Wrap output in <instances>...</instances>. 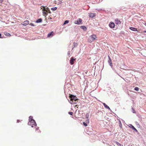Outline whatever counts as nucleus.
Masks as SVG:
<instances>
[{"label": "nucleus", "instance_id": "nucleus-15", "mask_svg": "<svg viewBox=\"0 0 146 146\" xmlns=\"http://www.w3.org/2000/svg\"><path fill=\"white\" fill-rule=\"evenodd\" d=\"M5 35L7 36H11V35L9 33L7 32H5L4 33Z\"/></svg>", "mask_w": 146, "mask_h": 146}, {"label": "nucleus", "instance_id": "nucleus-23", "mask_svg": "<svg viewBox=\"0 0 146 146\" xmlns=\"http://www.w3.org/2000/svg\"><path fill=\"white\" fill-rule=\"evenodd\" d=\"M139 88L137 87H136L134 88V90L136 91H138L139 90Z\"/></svg>", "mask_w": 146, "mask_h": 146}, {"label": "nucleus", "instance_id": "nucleus-8", "mask_svg": "<svg viewBox=\"0 0 146 146\" xmlns=\"http://www.w3.org/2000/svg\"><path fill=\"white\" fill-rule=\"evenodd\" d=\"M109 27L111 28H113L115 27V24L113 22H111L109 24Z\"/></svg>", "mask_w": 146, "mask_h": 146}, {"label": "nucleus", "instance_id": "nucleus-1", "mask_svg": "<svg viewBox=\"0 0 146 146\" xmlns=\"http://www.w3.org/2000/svg\"><path fill=\"white\" fill-rule=\"evenodd\" d=\"M69 98L70 99V103L71 104H76L78 102V99L77 97L74 95L69 94Z\"/></svg>", "mask_w": 146, "mask_h": 146}, {"label": "nucleus", "instance_id": "nucleus-2", "mask_svg": "<svg viewBox=\"0 0 146 146\" xmlns=\"http://www.w3.org/2000/svg\"><path fill=\"white\" fill-rule=\"evenodd\" d=\"M97 37L95 35H92L89 36L88 39V41L89 42H91L95 40Z\"/></svg>", "mask_w": 146, "mask_h": 146}, {"label": "nucleus", "instance_id": "nucleus-11", "mask_svg": "<svg viewBox=\"0 0 146 146\" xmlns=\"http://www.w3.org/2000/svg\"><path fill=\"white\" fill-rule=\"evenodd\" d=\"M132 31H137V29L136 28L133 27H130L129 28Z\"/></svg>", "mask_w": 146, "mask_h": 146}, {"label": "nucleus", "instance_id": "nucleus-28", "mask_svg": "<svg viewBox=\"0 0 146 146\" xmlns=\"http://www.w3.org/2000/svg\"><path fill=\"white\" fill-rule=\"evenodd\" d=\"M39 129V127H36V130L37 131Z\"/></svg>", "mask_w": 146, "mask_h": 146}, {"label": "nucleus", "instance_id": "nucleus-17", "mask_svg": "<svg viewBox=\"0 0 146 146\" xmlns=\"http://www.w3.org/2000/svg\"><path fill=\"white\" fill-rule=\"evenodd\" d=\"M131 128L135 130V131H137V129L132 125H131Z\"/></svg>", "mask_w": 146, "mask_h": 146}, {"label": "nucleus", "instance_id": "nucleus-16", "mask_svg": "<svg viewBox=\"0 0 146 146\" xmlns=\"http://www.w3.org/2000/svg\"><path fill=\"white\" fill-rule=\"evenodd\" d=\"M42 7L43 8V10L44 11L47 12V10H48V8H47L46 9H45V8L44 6H42Z\"/></svg>", "mask_w": 146, "mask_h": 146}, {"label": "nucleus", "instance_id": "nucleus-24", "mask_svg": "<svg viewBox=\"0 0 146 146\" xmlns=\"http://www.w3.org/2000/svg\"><path fill=\"white\" fill-rule=\"evenodd\" d=\"M115 143H116V144H117V145L118 146H121V144L120 143H119L117 142L116 141Z\"/></svg>", "mask_w": 146, "mask_h": 146}, {"label": "nucleus", "instance_id": "nucleus-27", "mask_svg": "<svg viewBox=\"0 0 146 146\" xmlns=\"http://www.w3.org/2000/svg\"><path fill=\"white\" fill-rule=\"evenodd\" d=\"M30 25L32 26H34V25H33V24L32 23H30Z\"/></svg>", "mask_w": 146, "mask_h": 146}, {"label": "nucleus", "instance_id": "nucleus-34", "mask_svg": "<svg viewBox=\"0 0 146 146\" xmlns=\"http://www.w3.org/2000/svg\"><path fill=\"white\" fill-rule=\"evenodd\" d=\"M18 121H19V120H18L17 121V122H18Z\"/></svg>", "mask_w": 146, "mask_h": 146}, {"label": "nucleus", "instance_id": "nucleus-10", "mask_svg": "<svg viewBox=\"0 0 146 146\" xmlns=\"http://www.w3.org/2000/svg\"><path fill=\"white\" fill-rule=\"evenodd\" d=\"M109 58V60L108 61V62L109 64H110V66H112V64L111 62V58L110 56H108Z\"/></svg>", "mask_w": 146, "mask_h": 146}, {"label": "nucleus", "instance_id": "nucleus-20", "mask_svg": "<svg viewBox=\"0 0 146 146\" xmlns=\"http://www.w3.org/2000/svg\"><path fill=\"white\" fill-rule=\"evenodd\" d=\"M69 22V21H68V20H66L64 22V25H65L66 24H67Z\"/></svg>", "mask_w": 146, "mask_h": 146}, {"label": "nucleus", "instance_id": "nucleus-32", "mask_svg": "<svg viewBox=\"0 0 146 146\" xmlns=\"http://www.w3.org/2000/svg\"><path fill=\"white\" fill-rule=\"evenodd\" d=\"M144 33H146V31H144Z\"/></svg>", "mask_w": 146, "mask_h": 146}, {"label": "nucleus", "instance_id": "nucleus-6", "mask_svg": "<svg viewBox=\"0 0 146 146\" xmlns=\"http://www.w3.org/2000/svg\"><path fill=\"white\" fill-rule=\"evenodd\" d=\"M115 23L117 25H120L121 23V21L119 19H115Z\"/></svg>", "mask_w": 146, "mask_h": 146}, {"label": "nucleus", "instance_id": "nucleus-25", "mask_svg": "<svg viewBox=\"0 0 146 146\" xmlns=\"http://www.w3.org/2000/svg\"><path fill=\"white\" fill-rule=\"evenodd\" d=\"M68 113L69 114L71 115H72L73 113L72 112H69Z\"/></svg>", "mask_w": 146, "mask_h": 146}, {"label": "nucleus", "instance_id": "nucleus-4", "mask_svg": "<svg viewBox=\"0 0 146 146\" xmlns=\"http://www.w3.org/2000/svg\"><path fill=\"white\" fill-rule=\"evenodd\" d=\"M74 23L77 25L82 24V20L81 19L79 18L77 20L74 21Z\"/></svg>", "mask_w": 146, "mask_h": 146}, {"label": "nucleus", "instance_id": "nucleus-7", "mask_svg": "<svg viewBox=\"0 0 146 146\" xmlns=\"http://www.w3.org/2000/svg\"><path fill=\"white\" fill-rule=\"evenodd\" d=\"M29 23V21L28 20H26L24 21L22 23V25L24 26H26L28 25Z\"/></svg>", "mask_w": 146, "mask_h": 146}, {"label": "nucleus", "instance_id": "nucleus-13", "mask_svg": "<svg viewBox=\"0 0 146 146\" xmlns=\"http://www.w3.org/2000/svg\"><path fill=\"white\" fill-rule=\"evenodd\" d=\"M103 104L106 108L110 109V108L105 103H103Z\"/></svg>", "mask_w": 146, "mask_h": 146}, {"label": "nucleus", "instance_id": "nucleus-22", "mask_svg": "<svg viewBox=\"0 0 146 146\" xmlns=\"http://www.w3.org/2000/svg\"><path fill=\"white\" fill-rule=\"evenodd\" d=\"M33 117L32 116H29V121L30 120H34L33 119Z\"/></svg>", "mask_w": 146, "mask_h": 146}, {"label": "nucleus", "instance_id": "nucleus-14", "mask_svg": "<svg viewBox=\"0 0 146 146\" xmlns=\"http://www.w3.org/2000/svg\"><path fill=\"white\" fill-rule=\"evenodd\" d=\"M42 21V19H39L37 20L36 22L37 23H40Z\"/></svg>", "mask_w": 146, "mask_h": 146}, {"label": "nucleus", "instance_id": "nucleus-9", "mask_svg": "<svg viewBox=\"0 0 146 146\" xmlns=\"http://www.w3.org/2000/svg\"><path fill=\"white\" fill-rule=\"evenodd\" d=\"M75 59L73 58V57L71 58L70 60V62L71 64L72 65L74 64V62L75 60Z\"/></svg>", "mask_w": 146, "mask_h": 146}, {"label": "nucleus", "instance_id": "nucleus-3", "mask_svg": "<svg viewBox=\"0 0 146 146\" xmlns=\"http://www.w3.org/2000/svg\"><path fill=\"white\" fill-rule=\"evenodd\" d=\"M29 125H30L32 127H36V124L34 120H30L28 123Z\"/></svg>", "mask_w": 146, "mask_h": 146}, {"label": "nucleus", "instance_id": "nucleus-30", "mask_svg": "<svg viewBox=\"0 0 146 146\" xmlns=\"http://www.w3.org/2000/svg\"><path fill=\"white\" fill-rule=\"evenodd\" d=\"M1 33H0V38H1L2 37H1Z\"/></svg>", "mask_w": 146, "mask_h": 146}, {"label": "nucleus", "instance_id": "nucleus-29", "mask_svg": "<svg viewBox=\"0 0 146 146\" xmlns=\"http://www.w3.org/2000/svg\"><path fill=\"white\" fill-rule=\"evenodd\" d=\"M133 113H135V110H134L133 108Z\"/></svg>", "mask_w": 146, "mask_h": 146}, {"label": "nucleus", "instance_id": "nucleus-31", "mask_svg": "<svg viewBox=\"0 0 146 146\" xmlns=\"http://www.w3.org/2000/svg\"><path fill=\"white\" fill-rule=\"evenodd\" d=\"M144 25L146 26V21Z\"/></svg>", "mask_w": 146, "mask_h": 146}, {"label": "nucleus", "instance_id": "nucleus-26", "mask_svg": "<svg viewBox=\"0 0 146 146\" xmlns=\"http://www.w3.org/2000/svg\"><path fill=\"white\" fill-rule=\"evenodd\" d=\"M83 124L85 126H86L87 125V123L84 122L83 123Z\"/></svg>", "mask_w": 146, "mask_h": 146}, {"label": "nucleus", "instance_id": "nucleus-19", "mask_svg": "<svg viewBox=\"0 0 146 146\" xmlns=\"http://www.w3.org/2000/svg\"><path fill=\"white\" fill-rule=\"evenodd\" d=\"M57 9V8L56 7H54L52 8L51 9L52 10L54 11L56 10Z\"/></svg>", "mask_w": 146, "mask_h": 146}, {"label": "nucleus", "instance_id": "nucleus-5", "mask_svg": "<svg viewBox=\"0 0 146 146\" xmlns=\"http://www.w3.org/2000/svg\"><path fill=\"white\" fill-rule=\"evenodd\" d=\"M88 15L90 17L93 18L96 16V13H89Z\"/></svg>", "mask_w": 146, "mask_h": 146}, {"label": "nucleus", "instance_id": "nucleus-21", "mask_svg": "<svg viewBox=\"0 0 146 146\" xmlns=\"http://www.w3.org/2000/svg\"><path fill=\"white\" fill-rule=\"evenodd\" d=\"M43 14L44 15H45V16L47 15V13L46 12H45V11L43 12Z\"/></svg>", "mask_w": 146, "mask_h": 146}, {"label": "nucleus", "instance_id": "nucleus-33", "mask_svg": "<svg viewBox=\"0 0 146 146\" xmlns=\"http://www.w3.org/2000/svg\"><path fill=\"white\" fill-rule=\"evenodd\" d=\"M49 13H50V11H49Z\"/></svg>", "mask_w": 146, "mask_h": 146}, {"label": "nucleus", "instance_id": "nucleus-18", "mask_svg": "<svg viewBox=\"0 0 146 146\" xmlns=\"http://www.w3.org/2000/svg\"><path fill=\"white\" fill-rule=\"evenodd\" d=\"M80 28L81 29L84 30L86 29V27L85 26H81Z\"/></svg>", "mask_w": 146, "mask_h": 146}, {"label": "nucleus", "instance_id": "nucleus-12", "mask_svg": "<svg viewBox=\"0 0 146 146\" xmlns=\"http://www.w3.org/2000/svg\"><path fill=\"white\" fill-rule=\"evenodd\" d=\"M53 34H54V33H53V31H52L50 33H49V34H48V37H50L52 36H53Z\"/></svg>", "mask_w": 146, "mask_h": 146}]
</instances>
